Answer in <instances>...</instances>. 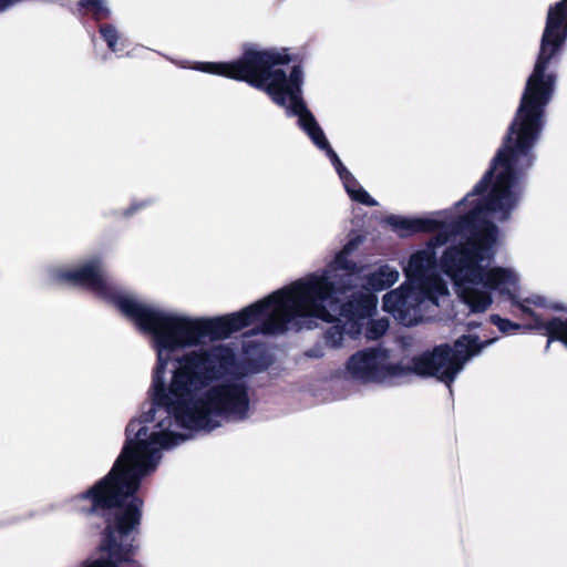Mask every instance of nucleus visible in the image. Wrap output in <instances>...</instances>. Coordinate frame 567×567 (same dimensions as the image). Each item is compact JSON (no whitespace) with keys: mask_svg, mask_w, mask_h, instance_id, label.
Here are the masks:
<instances>
[{"mask_svg":"<svg viewBox=\"0 0 567 567\" xmlns=\"http://www.w3.org/2000/svg\"><path fill=\"white\" fill-rule=\"evenodd\" d=\"M290 61L291 56L287 48H260L252 45L247 48L241 58L236 61L199 62L193 68L200 72L245 81L251 86L264 91L288 115L298 116L300 127L307 133L312 143L318 148L326 151L351 199L367 206H375L377 202L342 165L339 156L331 148L322 128L306 107L302 100L305 74L301 66L295 65L288 71L281 68Z\"/></svg>","mask_w":567,"mask_h":567,"instance_id":"obj_4","label":"nucleus"},{"mask_svg":"<svg viewBox=\"0 0 567 567\" xmlns=\"http://www.w3.org/2000/svg\"><path fill=\"white\" fill-rule=\"evenodd\" d=\"M556 54L539 50L533 72L526 80L520 103L509 126L498 159L508 168V178L517 182L515 172L530 165L532 150L539 137L546 106L550 103L556 87L557 75L551 60Z\"/></svg>","mask_w":567,"mask_h":567,"instance_id":"obj_5","label":"nucleus"},{"mask_svg":"<svg viewBox=\"0 0 567 567\" xmlns=\"http://www.w3.org/2000/svg\"><path fill=\"white\" fill-rule=\"evenodd\" d=\"M508 167L501 161L458 202L451 214L435 212L414 217V233L439 230L426 246L411 255L403 268L405 281L383 296L382 308L405 326L416 323L431 306L449 295L446 282L437 270L443 254L451 247L480 236L489 227L491 219L504 221L517 207L522 189L508 178Z\"/></svg>","mask_w":567,"mask_h":567,"instance_id":"obj_2","label":"nucleus"},{"mask_svg":"<svg viewBox=\"0 0 567 567\" xmlns=\"http://www.w3.org/2000/svg\"><path fill=\"white\" fill-rule=\"evenodd\" d=\"M499 246L497 227H489L480 236L447 249L441 267L453 284L457 297L473 312H484L493 303L492 292L511 298L524 313L535 318V328L546 329L567 347V319L543 321L537 309H561L557 302L539 293L517 296L519 275L512 268L496 265Z\"/></svg>","mask_w":567,"mask_h":567,"instance_id":"obj_3","label":"nucleus"},{"mask_svg":"<svg viewBox=\"0 0 567 567\" xmlns=\"http://www.w3.org/2000/svg\"><path fill=\"white\" fill-rule=\"evenodd\" d=\"M400 279V272L390 267L381 266L367 275L363 291L355 293L339 311L338 326L346 334L357 337L363 334L368 339H378L388 329L385 319L373 320L377 312V293L390 288Z\"/></svg>","mask_w":567,"mask_h":567,"instance_id":"obj_6","label":"nucleus"},{"mask_svg":"<svg viewBox=\"0 0 567 567\" xmlns=\"http://www.w3.org/2000/svg\"><path fill=\"white\" fill-rule=\"evenodd\" d=\"M351 238L322 270L291 282L243 311L220 318L166 311L122 291V313L148 333L157 355L152 383L153 404L126 430L122 452V483H140L155 470L161 451L188 437L184 430H213L227 419L248 416L249 396L244 368L225 347L198 350L176 358L178 350L206 338H225L250 324L264 332L282 331L292 319L338 321L334 277L354 275L351 259L361 244Z\"/></svg>","mask_w":567,"mask_h":567,"instance_id":"obj_1","label":"nucleus"},{"mask_svg":"<svg viewBox=\"0 0 567 567\" xmlns=\"http://www.w3.org/2000/svg\"><path fill=\"white\" fill-rule=\"evenodd\" d=\"M491 321L498 327L499 330L503 332H511L513 330L518 329V324L513 323L512 321L507 319H503L498 316H492Z\"/></svg>","mask_w":567,"mask_h":567,"instance_id":"obj_14","label":"nucleus"},{"mask_svg":"<svg viewBox=\"0 0 567 567\" xmlns=\"http://www.w3.org/2000/svg\"><path fill=\"white\" fill-rule=\"evenodd\" d=\"M52 280L60 284L82 285L100 288L104 284L103 268L99 260L83 264H66L53 267L50 270Z\"/></svg>","mask_w":567,"mask_h":567,"instance_id":"obj_9","label":"nucleus"},{"mask_svg":"<svg viewBox=\"0 0 567 567\" xmlns=\"http://www.w3.org/2000/svg\"><path fill=\"white\" fill-rule=\"evenodd\" d=\"M80 3L85 10L99 18L106 16L109 12L107 2L105 0H81Z\"/></svg>","mask_w":567,"mask_h":567,"instance_id":"obj_12","label":"nucleus"},{"mask_svg":"<svg viewBox=\"0 0 567 567\" xmlns=\"http://www.w3.org/2000/svg\"><path fill=\"white\" fill-rule=\"evenodd\" d=\"M384 223L401 236L414 234V218L390 215L384 219Z\"/></svg>","mask_w":567,"mask_h":567,"instance_id":"obj_11","label":"nucleus"},{"mask_svg":"<svg viewBox=\"0 0 567 567\" xmlns=\"http://www.w3.org/2000/svg\"><path fill=\"white\" fill-rule=\"evenodd\" d=\"M104 40L107 42L112 51L117 50V41L120 39L117 31L112 27H105L101 30Z\"/></svg>","mask_w":567,"mask_h":567,"instance_id":"obj_13","label":"nucleus"},{"mask_svg":"<svg viewBox=\"0 0 567 567\" xmlns=\"http://www.w3.org/2000/svg\"><path fill=\"white\" fill-rule=\"evenodd\" d=\"M346 375L363 383H395L409 377L410 368L394 360L389 351H359L346 362Z\"/></svg>","mask_w":567,"mask_h":567,"instance_id":"obj_8","label":"nucleus"},{"mask_svg":"<svg viewBox=\"0 0 567 567\" xmlns=\"http://www.w3.org/2000/svg\"><path fill=\"white\" fill-rule=\"evenodd\" d=\"M566 40L567 0H560L548 9L540 50L557 54Z\"/></svg>","mask_w":567,"mask_h":567,"instance_id":"obj_10","label":"nucleus"},{"mask_svg":"<svg viewBox=\"0 0 567 567\" xmlns=\"http://www.w3.org/2000/svg\"><path fill=\"white\" fill-rule=\"evenodd\" d=\"M481 349L475 337L464 336L457 339L453 347L439 346L403 362L410 368L409 375L414 373L433 377L450 385L463 370L465 362Z\"/></svg>","mask_w":567,"mask_h":567,"instance_id":"obj_7","label":"nucleus"},{"mask_svg":"<svg viewBox=\"0 0 567 567\" xmlns=\"http://www.w3.org/2000/svg\"><path fill=\"white\" fill-rule=\"evenodd\" d=\"M340 341H341V338H339L338 340H333V339H332V343H333V344H336V346H337V344H339V343H340Z\"/></svg>","mask_w":567,"mask_h":567,"instance_id":"obj_15","label":"nucleus"}]
</instances>
